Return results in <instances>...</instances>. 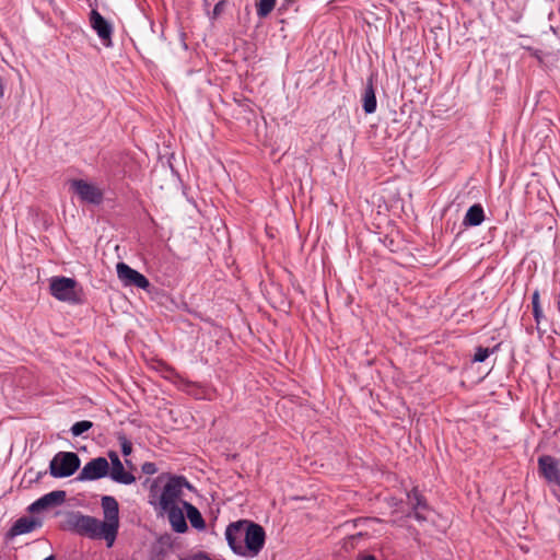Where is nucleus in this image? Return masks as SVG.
Masks as SVG:
<instances>
[{"instance_id": "1", "label": "nucleus", "mask_w": 560, "mask_h": 560, "mask_svg": "<svg viewBox=\"0 0 560 560\" xmlns=\"http://www.w3.org/2000/svg\"><path fill=\"white\" fill-rule=\"evenodd\" d=\"M101 505L104 521L77 512L69 518V525L80 536L90 539H104L106 546L110 548L119 530V504L114 497L104 495L101 499Z\"/></svg>"}, {"instance_id": "2", "label": "nucleus", "mask_w": 560, "mask_h": 560, "mask_svg": "<svg viewBox=\"0 0 560 560\" xmlns=\"http://www.w3.org/2000/svg\"><path fill=\"white\" fill-rule=\"evenodd\" d=\"M225 539L235 555L254 558L260 553L265 546L266 532L258 523L240 520L228 525Z\"/></svg>"}, {"instance_id": "3", "label": "nucleus", "mask_w": 560, "mask_h": 560, "mask_svg": "<svg viewBox=\"0 0 560 560\" xmlns=\"http://www.w3.org/2000/svg\"><path fill=\"white\" fill-rule=\"evenodd\" d=\"M163 479H167V481L164 485L162 493L159 498L160 508L176 505V501L179 500L183 494V488H191L190 483L184 476L162 474L154 480L151 486L150 493L152 497L155 493L158 483L162 482Z\"/></svg>"}, {"instance_id": "4", "label": "nucleus", "mask_w": 560, "mask_h": 560, "mask_svg": "<svg viewBox=\"0 0 560 560\" xmlns=\"http://www.w3.org/2000/svg\"><path fill=\"white\" fill-rule=\"evenodd\" d=\"M80 457L73 452L57 453L49 464V472L55 478L72 476L80 468Z\"/></svg>"}, {"instance_id": "5", "label": "nucleus", "mask_w": 560, "mask_h": 560, "mask_svg": "<svg viewBox=\"0 0 560 560\" xmlns=\"http://www.w3.org/2000/svg\"><path fill=\"white\" fill-rule=\"evenodd\" d=\"M78 282L73 278L52 277L49 282V292L58 301L78 304L81 302L75 288Z\"/></svg>"}, {"instance_id": "6", "label": "nucleus", "mask_w": 560, "mask_h": 560, "mask_svg": "<svg viewBox=\"0 0 560 560\" xmlns=\"http://www.w3.org/2000/svg\"><path fill=\"white\" fill-rule=\"evenodd\" d=\"M70 186L83 202L101 205L104 199L103 191L84 179H72Z\"/></svg>"}, {"instance_id": "7", "label": "nucleus", "mask_w": 560, "mask_h": 560, "mask_svg": "<svg viewBox=\"0 0 560 560\" xmlns=\"http://www.w3.org/2000/svg\"><path fill=\"white\" fill-rule=\"evenodd\" d=\"M118 279L125 287H136L139 289L148 290L150 288V281L145 276L132 269L125 262H118L116 266Z\"/></svg>"}, {"instance_id": "8", "label": "nucleus", "mask_w": 560, "mask_h": 560, "mask_svg": "<svg viewBox=\"0 0 560 560\" xmlns=\"http://www.w3.org/2000/svg\"><path fill=\"white\" fill-rule=\"evenodd\" d=\"M90 25L102 40L105 47H112L113 25L95 8L91 10L89 16Z\"/></svg>"}, {"instance_id": "9", "label": "nucleus", "mask_w": 560, "mask_h": 560, "mask_svg": "<svg viewBox=\"0 0 560 560\" xmlns=\"http://www.w3.org/2000/svg\"><path fill=\"white\" fill-rule=\"evenodd\" d=\"M109 472V464L105 457H96L88 462L81 469L78 480H97L104 478Z\"/></svg>"}, {"instance_id": "10", "label": "nucleus", "mask_w": 560, "mask_h": 560, "mask_svg": "<svg viewBox=\"0 0 560 560\" xmlns=\"http://www.w3.org/2000/svg\"><path fill=\"white\" fill-rule=\"evenodd\" d=\"M538 472L549 483L560 487V460L551 455L538 457Z\"/></svg>"}, {"instance_id": "11", "label": "nucleus", "mask_w": 560, "mask_h": 560, "mask_svg": "<svg viewBox=\"0 0 560 560\" xmlns=\"http://www.w3.org/2000/svg\"><path fill=\"white\" fill-rule=\"evenodd\" d=\"M67 493L63 490H55L44 494L34 501L28 508L30 513H39L50 508L59 506L65 503Z\"/></svg>"}, {"instance_id": "12", "label": "nucleus", "mask_w": 560, "mask_h": 560, "mask_svg": "<svg viewBox=\"0 0 560 560\" xmlns=\"http://www.w3.org/2000/svg\"><path fill=\"white\" fill-rule=\"evenodd\" d=\"M108 457L112 463V467H109L108 472L112 480L121 485H131L136 481V477L131 472L125 470L124 465L116 452L109 451Z\"/></svg>"}, {"instance_id": "13", "label": "nucleus", "mask_w": 560, "mask_h": 560, "mask_svg": "<svg viewBox=\"0 0 560 560\" xmlns=\"http://www.w3.org/2000/svg\"><path fill=\"white\" fill-rule=\"evenodd\" d=\"M407 500L413 512V517L419 522L427 521V516L423 515L422 511H428L430 508L425 497L418 490V487H413L407 492Z\"/></svg>"}, {"instance_id": "14", "label": "nucleus", "mask_w": 560, "mask_h": 560, "mask_svg": "<svg viewBox=\"0 0 560 560\" xmlns=\"http://www.w3.org/2000/svg\"><path fill=\"white\" fill-rule=\"evenodd\" d=\"M42 526V522L33 517L22 516L18 518L10 529L5 533V540H11L14 537L33 532L35 528Z\"/></svg>"}, {"instance_id": "15", "label": "nucleus", "mask_w": 560, "mask_h": 560, "mask_svg": "<svg viewBox=\"0 0 560 560\" xmlns=\"http://www.w3.org/2000/svg\"><path fill=\"white\" fill-rule=\"evenodd\" d=\"M160 509L163 513L167 514L171 527L175 533L184 534L188 530V525L183 510L177 504Z\"/></svg>"}, {"instance_id": "16", "label": "nucleus", "mask_w": 560, "mask_h": 560, "mask_svg": "<svg viewBox=\"0 0 560 560\" xmlns=\"http://www.w3.org/2000/svg\"><path fill=\"white\" fill-rule=\"evenodd\" d=\"M362 107L365 114H373L377 107V101L375 95V79L371 74L366 79L365 89L362 94Z\"/></svg>"}, {"instance_id": "17", "label": "nucleus", "mask_w": 560, "mask_h": 560, "mask_svg": "<svg viewBox=\"0 0 560 560\" xmlns=\"http://www.w3.org/2000/svg\"><path fill=\"white\" fill-rule=\"evenodd\" d=\"M485 210L480 203L470 206L463 219V225L466 228L479 226L485 221Z\"/></svg>"}, {"instance_id": "18", "label": "nucleus", "mask_w": 560, "mask_h": 560, "mask_svg": "<svg viewBox=\"0 0 560 560\" xmlns=\"http://www.w3.org/2000/svg\"><path fill=\"white\" fill-rule=\"evenodd\" d=\"M183 508L186 511V516L190 522V525L197 530L206 529V522L200 513V511L187 501H182Z\"/></svg>"}, {"instance_id": "19", "label": "nucleus", "mask_w": 560, "mask_h": 560, "mask_svg": "<svg viewBox=\"0 0 560 560\" xmlns=\"http://www.w3.org/2000/svg\"><path fill=\"white\" fill-rule=\"evenodd\" d=\"M532 306H533V316L536 322L537 328L541 324L542 319H545V315L542 313V308L540 306V294L538 290H535L532 295Z\"/></svg>"}, {"instance_id": "20", "label": "nucleus", "mask_w": 560, "mask_h": 560, "mask_svg": "<svg viewBox=\"0 0 560 560\" xmlns=\"http://www.w3.org/2000/svg\"><path fill=\"white\" fill-rule=\"evenodd\" d=\"M368 536V533H363V532H359V533H355V534H352V535H349L347 536L343 540H342V546L341 548L346 551V552H351L353 551L359 541L361 539H363L364 537Z\"/></svg>"}, {"instance_id": "21", "label": "nucleus", "mask_w": 560, "mask_h": 560, "mask_svg": "<svg viewBox=\"0 0 560 560\" xmlns=\"http://www.w3.org/2000/svg\"><path fill=\"white\" fill-rule=\"evenodd\" d=\"M277 0H258L256 3V13L258 18H267L276 7Z\"/></svg>"}, {"instance_id": "22", "label": "nucleus", "mask_w": 560, "mask_h": 560, "mask_svg": "<svg viewBox=\"0 0 560 560\" xmlns=\"http://www.w3.org/2000/svg\"><path fill=\"white\" fill-rule=\"evenodd\" d=\"M92 427H93V422H91L89 420H82V421L75 422L71 427L70 431L73 436H80L83 433H85L86 431H89Z\"/></svg>"}, {"instance_id": "23", "label": "nucleus", "mask_w": 560, "mask_h": 560, "mask_svg": "<svg viewBox=\"0 0 560 560\" xmlns=\"http://www.w3.org/2000/svg\"><path fill=\"white\" fill-rule=\"evenodd\" d=\"M117 440L120 444L121 453L124 456H129L132 452V444L124 433L117 434Z\"/></svg>"}, {"instance_id": "24", "label": "nucleus", "mask_w": 560, "mask_h": 560, "mask_svg": "<svg viewBox=\"0 0 560 560\" xmlns=\"http://www.w3.org/2000/svg\"><path fill=\"white\" fill-rule=\"evenodd\" d=\"M492 352L493 350L479 346L476 348L472 362H485Z\"/></svg>"}, {"instance_id": "25", "label": "nucleus", "mask_w": 560, "mask_h": 560, "mask_svg": "<svg viewBox=\"0 0 560 560\" xmlns=\"http://www.w3.org/2000/svg\"><path fill=\"white\" fill-rule=\"evenodd\" d=\"M141 470L145 475H154L158 471L156 465L152 462H145L141 466Z\"/></svg>"}, {"instance_id": "26", "label": "nucleus", "mask_w": 560, "mask_h": 560, "mask_svg": "<svg viewBox=\"0 0 560 560\" xmlns=\"http://www.w3.org/2000/svg\"><path fill=\"white\" fill-rule=\"evenodd\" d=\"M224 7L225 0H219L212 10L211 19L215 20L222 13Z\"/></svg>"}, {"instance_id": "27", "label": "nucleus", "mask_w": 560, "mask_h": 560, "mask_svg": "<svg viewBox=\"0 0 560 560\" xmlns=\"http://www.w3.org/2000/svg\"><path fill=\"white\" fill-rule=\"evenodd\" d=\"M369 521H370V518H362V517H360V518H357V520L352 521L351 523L353 524L354 527H357V526H359V525H361L363 523H366Z\"/></svg>"}, {"instance_id": "28", "label": "nucleus", "mask_w": 560, "mask_h": 560, "mask_svg": "<svg viewBox=\"0 0 560 560\" xmlns=\"http://www.w3.org/2000/svg\"><path fill=\"white\" fill-rule=\"evenodd\" d=\"M358 560H376V558L373 555H359Z\"/></svg>"}, {"instance_id": "29", "label": "nucleus", "mask_w": 560, "mask_h": 560, "mask_svg": "<svg viewBox=\"0 0 560 560\" xmlns=\"http://www.w3.org/2000/svg\"><path fill=\"white\" fill-rule=\"evenodd\" d=\"M88 3L92 10L93 8L97 10V0H88Z\"/></svg>"}, {"instance_id": "30", "label": "nucleus", "mask_w": 560, "mask_h": 560, "mask_svg": "<svg viewBox=\"0 0 560 560\" xmlns=\"http://www.w3.org/2000/svg\"><path fill=\"white\" fill-rule=\"evenodd\" d=\"M294 3V0H284L280 10L285 9L288 5Z\"/></svg>"}, {"instance_id": "31", "label": "nucleus", "mask_w": 560, "mask_h": 560, "mask_svg": "<svg viewBox=\"0 0 560 560\" xmlns=\"http://www.w3.org/2000/svg\"><path fill=\"white\" fill-rule=\"evenodd\" d=\"M3 93H4V86H3L2 80L0 79V98L3 96Z\"/></svg>"}, {"instance_id": "32", "label": "nucleus", "mask_w": 560, "mask_h": 560, "mask_svg": "<svg viewBox=\"0 0 560 560\" xmlns=\"http://www.w3.org/2000/svg\"><path fill=\"white\" fill-rule=\"evenodd\" d=\"M205 7L208 8L210 5L209 0H203Z\"/></svg>"}]
</instances>
